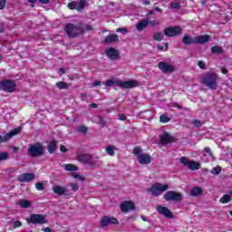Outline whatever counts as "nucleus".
Here are the masks:
<instances>
[{
	"mask_svg": "<svg viewBox=\"0 0 232 232\" xmlns=\"http://www.w3.org/2000/svg\"><path fill=\"white\" fill-rule=\"evenodd\" d=\"M105 86L108 88H111V86H119V88H121L122 90H128L137 88V86H139V82L135 80L123 82L118 79H110L105 82Z\"/></svg>",
	"mask_w": 232,
	"mask_h": 232,
	"instance_id": "f257e3e1",
	"label": "nucleus"
},
{
	"mask_svg": "<svg viewBox=\"0 0 232 232\" xmlns=\"http://www.w3.org/2000/svg\"><path fill=\"white\" fill-rule=\"evenodd\" d=\"M218 75L213 72H208L201 76V84L209 88V90H217L218 88Z\"/></svg>",
	"mask_w": 232,
	"mask_h": 232,
	"instance_id": "f03ea898",
	"label": "nucleus"
},
{
	"mask_svg": "<svg viewBox=\"0 0 232 232\" xmlns=\"http://www.w3.org/2000/svg\"><path fill=\"white\" fill-rule=\"evenodd\" d=\"M169 189V185L162 184V183H155L150 188L147 189L152 197H160L162 195L164 191H168Z\"/></svg>",
	"mask_w": 232,
	"mask_h": 232,
	"instance_id": "7ed1b4c3",
	"label": "nucleus"
},
{
	"mask_svg": "<svg viewBox=\"0 0 232 232\" xmlns=\"http://www.w3.org/2000/svg\"><path fill=\"white\" fill-rule=\"evenodd\" d=\"M133 153L136 155L138 162L142 166L151 164V156L147 153H142V149L136 147L133 150Z\"/></svg>",
	"mask_w": 232,
	"mask_h": 232,
	"instance_id": "20e7f679",
	"label": "nucleus"
},
{
	"mask_svg": "<svg viewBox=\"0 0 232 232\" xmlns=\"http://www.w3.org/2000/svg\"><path fill=\"white\" fill-rule=\"evenodd\" d=\"M27 224H35L43 226V224H48V219L46 216L43 214H31L29 218H26Z\"/></svg>",
	"mask_w": 232,
	"mask_h": 232,
	"instance_id": "39448f33",
	"label": "nucleus"
},
{
	"mask_svg": "<svg viewBox=\"0 0 232 232\" xmlns=\"http://www.w3.org/2000/svg\"><path fill=\"white\" fill-rule=\"evenodd\" d=\"M27 153L29 157H41L44 155V148L41 143L30 145Z\"/></svg>",
	"mask_w": 232,
	"mask_h": 232,
	"instance_id": "423d86ee",
	"label": "nucleus"
},
{
	"mask_svg": "<svg viewBox=\"0 0 232 232\" xmlns=\"http://www.w3.org/2000/svg\"><path fill=\"white\" fill-rule=\"evenodd\" d=\"M16 88L17 84H15V82L12 81L5 80L0 82V90H2V92H6L7 93H14Z\"/></svg>",
	"mask_w": 232,
	"mask_h": 232,
	"instance_id": "0eeeda50",
	"label": "nucleus"
},
{
	"mask_svg": "<svg viewBox=\"0 0 232 232\" xmlns=\"http://www.w3.org/2000/svg\"><path fill=\"white\" fill-rule=\"evenodd\" d=\"M64 30L68 37H77V35H81V34H82V29L75 26L73 24H67Z\"/></svg>",
	"mask_w": 232,
	"mask_h": 232,
	"instance_id": "6e6552de",
	"label": "nucleus"
},
{
	"mask_svg": "<svg viewBox=\"0 0 232 232\" xmlns=\"http://www.w3.org/2000/svg\"><path fill=\"white\" fill-rule=\"evenodd\" d=\"M163 198H165L167 201H171V202H180L182 200V195L180 192H175V191H167Z\"/></svg>",
	"mask_w": 232,
	"mask_h": 232,
	"instance_id": "1a4fd4ad",
	"label": "nucleus"
},
{
	"mask_svg": "<svg viewBox=\"0 0 232 232\" xmlns=\"http://www.w3.org/2000/svg\"><path fill=\"white\" fill-rule=\"evenodd\" d=\"M105 55L110 61H119L121 59V52L115 47H110L105 50Z\"/></svg>",
	"mask_w": 232,
	"mask_h": 232,
	"instance_id": "9d476101",
	"label": "nucleus"
},
{
	"mask_svg": "<svg viewBox=\"0 0 232 232\" xmlns=\"http://www.w3.org/2000/svg\"><path fill=\"white\" fill-rule=\"evenodd\" d=\"M119 225V220L113 217L103 216L100 221V227H107V226Z\"/></svg>",
	"mask_w": 232,
	"mask_h": 232,
	"instance_id": "9b49d317",
	"label": "nucleus"
},
{
	"mask_svg": "<svg viewBox=\"0 0 232 232\" xmlns=\"http://www.w3.org/2000/svg\"><path fill=\"white\" fill-rule=\"evenodd\" d=\"M21 131H23V128L18 127L12 130L9 133H5L3 136H0V144H3V142H6V140H10V139H12V137H15V135H19Z\"/></svg>",
	"mask_w": 232,
	"mask_h": 232,
	"instance_id": "f8f14e48",
	"label": "nucleus"
},
{
	"mask_svg": "<svg viewBox=\"0 0 232 232\" xmlns=\"http://www.w3.org/2000/svg\"><path fill=\"white\" fill-rule=\"evenodd\" d=\"M158 68L162 73H173V72H175V65L167 62H160L158 63Z\"/></svg>",
	"mask_w": 232,
	"mask_h": 232,
	"instance_id": "ddd939ff",
	"label": "nucleus"
},
{
	"mask_svg": "<svg viewBox=\"0 0 232 232\" xmlns=\"http://www.w3.org/2000/svg\"><path fill=\"white\" fill-rule=\"evenodd\" d=\"M180 34H182V28L179 26L168 27L164 30V34L167 35V37H177V35H180Z\"/></svg>",
	"mask_w": 232,
	"mask_h": 232,
	"instance_id": "4468645a",
	"label": "nucleus"
},
{
	"mask_svg": "<svg viewBox=\"0 0 232 232\" xmlns=\"http://www.w3.org/2000/svg\"><path fill=\"white\" fill-rule=\"evenodd\" d=\"M135 209V203L133 201H123L121 204V210L122 213H128V211H133Z\"/></svg>",
	"mask_w": 232,
	"mask_h": 232,
	"instance_id": "2eb2a0df",
	"label": "nucleus"
},
{
	"mask_svg": "<svg viewBox=\"0 0 232 232\" xmlns=\"http://www.w3.org/2000/svg\"><path fill=\"white\" fill-rule=\"evenodd\" d=\"M76 160L78 162H82V164H91L93 166V163H92V155L90 154H79Z\"/></svg>",
	"mask_w": 232,
	"mask_h": 232,
	"instance_id": "dca6fc26",
	"label": "nucleus"
},
{
	"mask_svg": "<svg viewBox=\"0 0 232 232\" xmlns=\"http://www.w3.org/2000/svg\"><path fill=\"white\" fill-rule=\"evenodd\" d=\"M35 179V175L32 173H24L18 176L19 182H32Z\"/></svg>",
	"mask_w": 232,
	"mask_h": 232,
	"instance_id": "f3484780",
	"label": "nucleus"
},
{
	"mask_svg": "<svg viewBox=\"0 0 232 232\" xmlns=\"http://www.w3.org/2000/svg\"><path fill=\"white\" fill-rule=\"evenodd\" d=\"M53 191L56 195H72V192L68 191L66 188L61 186H54L53 187Z\"/></svg>",
	"mask_w": 232,
	"mask_h": 232,
	"instance_id": "a211bd4d",
	"label": "nucleus"
},
{
	"mask_svg": "<svg viewBox=\"0 0 232 232\" xmlns=\"http://www.w3.org/2000/svg\"><path fill=\"white\" fill-rule=\"evenodd\" d=\"M157 211L160 213V215H164V217H167V218H173V214L166 207L159 206L157 208Z\"/></svg>",
	"mask_w": 232,
	"mask_h": 232,
	"instance_id": "6ab92c4d",
	"label": "nucleus"
},
{
	"mask_svg": "<svg viewBox=\"0 0 232 232\" xmlns=\"http://www.w3.org/2000/svg\"><path fill=\"white\" fill-rule=\"evenodd\" d=\"M160 142L163 145L169 144V142H173V137H171V135H169V133L165 132L160 136Z\"/></svg>",
	"mask_w": 232,
	"mask_h": 232,
	"instance_id": "aec40b11",
	"label": "nucleus"
},
{
	"mask_svg": "<svg viewBox=\"0 0 232 232\" xmlns=\"http://www.w3.org/2000/svg\"><path fill=\"white\" fill-rule=\"evenodd\" d=\"M119 42V35L112 34H109L107 37H105L103 43L104 44H111L112 43H118Z\"/></svg>",
	"mask_w": 232,
	"mask_h": 232,
	"instance_id": "412c9836",
	"label": "nucleus"
},
{
	"mask_svg": "<svg viewBox=\"0 0 232 232\" xmlns=\"http://www.w3.org/2000/svg\"><path fill=\"white\" fill-rule=\"evenodd\" d=\"M210 36L208 34L201 35V36H197L195 38L196 43H198L199 44H205V43H208Z\"/></svg>",
	"mask_w": 232,
	"mask_h": 232,
	"instance_id": "4be33fe9",
	"label": "nucleus"
},
{
	"mask_svg": "<svg viewBox=\"0 0 232 232\" xmlns=\"http://www.w3.org/2000/svg\"><path fill=\"white\" fill-rule=\"evenodd\" d=\"M204 191L202 190V188L200 187H193L190 189V195L191 197H198L199 195H202Z\"/></svg>",
	"mask_w": 232,
	"mask_h": 232,
	"instance_id": "5701e85b",
	"label": "nucleus"
},
{
	"mask_svg": "<svg viewBox=\"0 0 232 232\" xmlns=\"http://www.w3.org/2000/svg\"><path fill=\"white\" fill-rule=\"evenodd\" d=\"M17 204L18 206H20V208H23L24 209H28V208H31L32 206V201L27 199H20Z\"/></svg>",
	"mask_w": 232,
	"mask_h": 232,
	"instance_id": "b1692460",
	"label": "nucleus"
},
{
	"mask_svg": "<svg viewBox=\"0 0 232 232\" xmlns=\"http://www.w3.org/2000/svg\"><path fill=\"white\" fill-rule=\"evenodd\" d=\"M147 26H148V18L141 20V21L136 25V30H138V32H142V30H144V28H146Z\"/></svg>",
	"mask_w": 232,
	"mask_h": 232,
	"instance_id": "393cba45",
	"label": "nucleus"
},
{
	"mask_svg": "<svg viewBox=\"0 0 232 232\" xmlns=\"http://www.w3.org/2000/svg\"><path fill=\"white\" fill-rule=\"evenodd\" d=\"M188 169H191V171H197V169H200V162L198 161H189L188 163Z\"/></svg>",
	"mask_w": 232,
	"mask_h": 232,
	"instance_id": "a878e982",
	"label": "nucleus"
},
{
	"mask_svg": "<svg viewBox=\"0 0 232 232\" xmlns=\"http://www.w3.org/2000/svg\"><path fill=\"white\" fill-rule=\"evenodd\" d=\"M49 153H55L57 150V141L52 140L47 147Z\"/></svg>",
	"mask_w": 232,
	"mask_h": 232,
	"instance_id": "bb28decb",
	"label": "nucleus"
},
{
	"mask_svg": "<svg viewBox=\"0 0 232 232\" xmlns=\"http://www.w3.org/2000/svg\"><path fill=\"white\" fill-rule=\"evenodd\" d=\"M230 200H232V192H229L228 194H225L219 199V202H221V204H227V202H230Z\"/></svg>",
	"mask_w": 232,
	"mask_h": 232,
	"instance_id": "cd10ccee",
	"label": "nucleus"
},
{
	"mask_svg": "<svg viewBox=\"0 0 232 232\" xmlns=\"http://www.w3.org/2000/svg\"><path fill=\"white\" fill-rule=\"evenodd\" d=\"M65 171H79V167L74 164H65L63 165Z\"/></svg>",
	"mask_w": 232,
	"mask_h": 232,
	"instance_id": "c85d7f7f",
	"label": "nucleus"
},
{
	"mask_svg": "<svg viewBox=\"0 0 232 232\" xmlns=\"http://www.w3.org/2000/svg\"><path fill=\"white\" fill-rule=\"evenodd\" d=\"M193 43H196V40H193L191 36L189 35L183 36V44H185L186 45L193 44Z\"/></svg>",
	"mask_w": 232,
	"mask_h": 232,
	"instance_id": "c756f323",
	"label": "nucleus"
},
{
	"mask_svg": "<svg viewBox=\"0 0 232 232\" xmlns=\"http://www.w3.org/2000/svg\"><path fill=\"white\" fill-rule=\"evenodd\" d=\"M84 6H86V0H80L79 3L76 4L78 12H82V10H84Z\"/></svg>",
	"mask_w": 232,
	"mask_h": 232,
	"instance_id": "7c9ffc66",
	"label": "nucleus"
},
{
	"mask_svg": "<svg viewBox=\"0 0 232 232\" xmlns=\"http://www.w3.org/2000/svg\"><path fill=\"white\" fill-rule=\"evenodd\" d=\"M72 177L76 179V180H79L80 182H84L86 180V178L82 174L73 173Z\"/></svg>",
	"mask_w": 232,
	"mask_h": 232,
	"instance_id": "2f4dec72",
	"label": "nucleus"
},
{
	"mask_svg": "<svg viewBox=\"0 0 232 232\" xmlns=\"http://www.w3.org/2000/svg\"><path fill=\"white\" fill-rule=\"evenodd\" d=\"M154 41H162L164 39V34L157 32L153 35Z\"/></svg>",
	"mask_w": 232,
	"mask_h": 232,
	"instance_id": "473e14b6",
	"label": "nucleus"
},
{
	"mask_svg": "<svg viewBox=\"0 0 232 232\" xmlns=\"http://www.w3.org/2000/svg\"><path fill=\"white\" fill-rule=\"evenodd\" d=\"M105 151L110 155V157H113V155H115V147L109 146L105 149Z\"/></svg>",
	"mask_w": 232,
	"mask_h": 232,
	"instance_id": "72a5a7b5",
	"label": "nucleus"
},
{
	"mask_svg": "<svg viewBox=\"0 0 232 232\" xmlns=\"http://www.w3.org/2000/svg\"><path fill=\"white\" fill-rule=\"evenodd\" d=\"M56 86L59 90H68V84L64 82H59L56 83Z\"/></svg>",
	"mask_w": 232,
	"mask_h": 232,
	"instance_id": "f704fd0d",
	"label": "nucleus"
},
{
	"mask_svg": "<svg viewBox=\"0 0 232 232\" xmlns=\"http://www.w3.org/2000/svg\"><path fill=\"white\" fill-rule=\"evenodd\" d=\"M220 171H222V168L215 167L210 170V173H212V175H220Z\"/></svg>",
	"mask_w": 232,
	"mask_h": 232,
	"instance_id": "c9c22d12",
	"label": "nucleus"
},
{
	"mask_svg": "<svg viewBox=\"0 0 232 232\" xmlns=\"http://www.w3.org/2000/svg\"><path fill=\"white\" fill-rule=\"evenodd\" d=\"M69 188H71L72 191H79V184L77 183H69Z\"/></svg>",
	"mask_w": 232,
	"mask_h": 232,
	"instance_id": "e433bc0d",
	"label": "nucleus"
},
{
	"mask_svg": "<svg viewBox=\"0 0 232 232\" xmlns=\"http://www.w3.org/2000/svg\"><path fill=\"white\" fill-rule=\"evenodd\" d=\"M77 131L85 135V133H88V128L86 126H80L77 128Z\"/></svg>",
	"mask_w": 232,
	"mask_h": 232,
	"instance_id": "4c0bfd02",
	"label": "nucleus"
},
{
	"mask_svg": "<svg viewBox=\"0 0 232 232\" xmlns=\"http://www.w3.org/2000/svg\"><path fill=\"white\" fill-rule=\"evenodd\" d=\"M179 162H181V164H183V166H189V160H188V158H186V157H182V158H180V160H179Z\"/></svg>",
	"mask_w": 232,
	"mask_h": 232,
	"instance_id": "58836bf2",
	"label": "nucleus"
},
{
	"mask_svg": "<svg viewBox=\"0 0 232 232\" xmlns=\"http://www.w3.org/2000/svg\"><path fill=\"white\" fill-rule=\"evenodd\" d=\"M148 24H150L151 26H159V24H160V22L159 20L148 19Z\"/></svg>",
	"mask_w": 232,
	"mask_h": 232,
	"instance_id": "ea45409f",
	"label": "nucleus"
},
{
	"mask_svg": "<svg viewBox=\"0 0 232 232\" xmlns=\"http://www.w3.org/2000/svg\"><path fill=\"white\" fill-rule=\"evenodd\" d=\"M169 44L168 43H164L162 45H158V50L162 52L164 50L165 52H168Z\"/></svg>",
	"mask_w": 232,
	"mask_h": 232,
	"instance_id": "a19ab883",
	"label": "nucleus"
},
{
	"mask_svg": "<svg viewBox=\"0 0 232 232\" xmlns=\"http://www.w3.org/2000/svg\"><path fill=\"white\" fill-rule=\"evenodd\" d=\"M211 52L212 53H221L222 48H220L219 46H213L211 48Z\"/></svg>",
	"mask_w": 232,
	"mask_h": 232,
	"instance_id": "79ce46f5",
	"label": "nucleus"
},
{
	"mask_svg": "<svg viewBox=\"0 0 232 232\" xmlns=\"http://www.w3.org/2000/svg\"><path fill=\"white\" fill-rule=\"evenodd\" d=\"M192 124H193L194 128H202V122L198 120H194L192 121Z\"/></svg>",
	"mask_w": 232,
	"mask_h": 232,
	"instance_id": "37998d69",
	"label": "nucleus"
},
{
	"mask_svg": "<svg viewBox=\"0 0 232 232\" xmlns=\"http://www.w3.org/2000/svg\"><path fill=\"white\" fill-rule=\"evenodd\" d=\"M8 159L7 152H0V162Z\"/></svg>",
	"mask_w": 232,
	"mask_h": 232,
	"instance_id": "c03bdc74",
	"label": "nucleus"
},
{
	"mask_svg": "<svg viewBox=\"0 0 232 232\" xmlns=\"http://www.w3.org/2000/svg\"><path fill=\"white\" fill-rule=\"evenodd\" d=\"M35 188L38 191H43V189H44V185L41 182H37Z\"/></svg>",
	"mask_w": 232,
	"mask_h": 232,
	"instance_id": "a18cd8bd",
	"label": "nucleus"
},
{
	"mask_svg": "<svg viewBox=\"0 0 232 232\" xmlns=\"http://www.w3.org/2000/svg\"><path fill=\"white\" fill-rule=\"evenodd\" d=\"M160 122H169V118L166 115H161L160 118Z\"/></svg>",
	"mask_w": 232,
	"mask_h": 232,
	"instance_id": "49530a36",
	"label": "nucleus"
},
{
	"mask_svg": "<svg viewBox=\"0 0 232 232\" xmlns=\"http://www.w3.org/2000/svg\"><path fill=\"white\" fill-rule=\"evenodd\" d=\"M68 8H69V10H75V8L77 10V4H75V3H69L68 4Z\"/></svg>",
	"mask_w": 232,
	"mask_h": 232,
	"instance_id": "de8ad7c7",
	"label": "nucleus"
},
{
	"mask_svg": "<svg viewBox=\"0 0 232 232\" xmlns=\"http://www.w3.org/2000/svg\"><path fill=\"white\" fill-rule=\"evenodd\" d=\"M116 32H117L118 34H128V29H126V28H118V29L116 30Z\"/></svg>",
	"mask_w": 232,
	"mask_h": 232,
	"instance_id": "09e8293b",
	"label": "nucleus"
},
{
	"mask_svg": "<svg viewBox=\"0 0 232 232\" xmlns=\"http://www.w3.org/2000/svg\"><path fill=\"white\" fill-rule=\"evenodd\" d=\"M171 8H174L175 10H179L180 8V4L179 3H170Z\"/></svg>",
	"mask_w": 232,
	"mask_h": 232,
	"instance_id": "8fccbe9b",
	"label": "nucleus"
},
{
	"mask_svg": "<svg viewBox=\"0 0 232 232\" xmlns=\"http://www.w3.org/2000/svg\"><path fill=\"white\" fill-rule=\"evenodd\" d=\"M198 66H199V68H201V70H206V63L202 61H198Z\"/></svg>",
	"mask_w": 232,
	"mask_h": 232,
	"instance_id": "3c124183",
	"label": "nucleus"
},
{
	"mask_svg": "<svg viewBox=\"0 0 232 232\" xmlns=\"http://www.w3.org/2000/svg\"><path fill=\"white\" fill-rule=\"evenodd\" d=\"M5 6H6V0H0V10H5Z\"/></svg>",
	"mask_w": 232,
	"mask_h": 232,
	"instance_id": "603ef678",
	"label": "nucleus"
},
{
	"mask_svg": "<svg viewBox=\"0 0 232 232\" xmlns=\"http://www.w3.org/2000/svg\"><path fill=\"white\" fill-rule=\"evenodd\" d=\"M92 164H89L91 168H99V163L92 159Z\"/></svg>",
	"mask_w": 232,
	"mask_h": 232,
	"instance_id": "864d4df0",
	"label": "nucleus"
},
{
	"mask_svg": "<svg viewBox=\"0 0 232 232\" xmlns=\"http://www.w3.org/2000/svg\"><path fill=\"white\" fill-rule=\"evenodd\" d=\"M60 151H62V153H66L68 152V148H66L64 145H61Z\"/></svg>",
	"mask_w": 232,
	"mask_h": 232,
	"instance_id": "5fc2aeb1",
	"label": "nucleus"
},
{
	"mask_svg": "<svg viewBox=\"0 0 232 232\" xmlns=\"http://www.w3.org/2000/svg\"><path fill=\"white\" fill-rule=\"evenodd\" d=\"M21 226H23V223H21V221H14V228L21 227Z\"/></svg>",
	"mask_w": 232,
	"mask_h": 232,
	"instance_id": "6e6d98bb",
	"label": "nucleus"
},
{
	"mask_svg": "<svg viewBox=\"0 0 232 232\" xmlns=\"http://www.w3.org/2000/svg\"><path fill=\"white\" fill-rule=\"evenodd\" d=\"M205 153H208V155H210V157L213 156V154H211V149H209V147H207L204 149Z\"/></svg>",
	"mask_w": 232,
	"mask_h": 232,
	"instance_id": "4d7b16f0",
	"label": "nucleus"
},
{
	"mask_svg": "<svg viewBox=\"0 0 232 232\" xmlns=\"http://www.w3.org/2000/svg\"><path fill=\"white\" fill-rule=\"evenodd\" d=\"M58 73L59 75H64V73H66V69L60 68Z\"/></svg>",
	"mask_w": 232,
	"mask_h": 232,
	"instance_id": "13d9d810",
	"label": "nucleus"
},
{
	"mask_svg": "<svg viewBox=\"0 0 232 232\" xmlns=\"http://www.w3.org/2000/svg\"><path fill=\"white\" fill-rule=\"evenodd\" d=\"M221 72L223 73V75H227V69L222 67V68H221Z\"/></svg>",
	"mask_w": 232,
	"mask_h": 232,
	"instance_id": "bf43d9fd",
	"label": "nucleus"
},
{
	"mask_svg": "<svg viewBox=\"0 0 232 232\" xmlns=\"http://www.w3.org/2000/svg\"><path fill=\"white\" fill-rule=\"evenodd\" d=\"M92 86H101V82L100 81H95L93 83H92Z\"/></svg>",
	"mask_w": 232,
	"mask_h": 232,
	"instance_id": "052dcab7",
	"label": "nucleus"
},
{
	"mask_svg": "<svg viewBox=\"0 0 232 232\" xmlns=\"http://www.w3.org/2000/svg\"><path fill=\"white\" fill-rule=\"evenodd\" d=\"M120 121H126V115L120 114Z\"/></svg>",
	"mask_w": 232,
	"mask_h": 232,
	"instance_id": "680f3d73",
	"label": "nucleus"
},
{
	"mask_svg": "<svg viewBox=\"0 0 232 232\" xmlns=\"http://www.w3.org/2000/svg\"><path fill=\"white\" fill-rule=\"evenodd\" d=\"M40 3H43V5H48L50 3V0H39Z\"/></svg>",
	"mask_w": 232,
	"mask_h": 232,
	"instance_id": "e2e57ef3",
	"label": "nucleus"
},
{
	"mask_svg": "<svg viewBox=\"0 0 232 232\" xmlns=\"http://www.w3.org/2000/svg\"><path fill=\"white\" fill-rule=\"evenodd\" d=\"M44 232H52V228L50 227H44Z\"/></svg>",
	"mask_w": 232,
	"mask_h": 232,
	"instance_id": "0e129e2a",
	"label": "nucleus"
},
{
	"mask_svg": "<svg viewBox=\"0 0 232 232\" xmlns=\"http://www.w3.org/2000/svg\"><path fill=\"white\" fill-rule=\"evenodd\" d=\"M141 220H143V222H148V219L144 216H141Z\"/></svg>",
	"mask_w": 232,
	"mask_h": 232,
	"instance_id": "69168bd1",
	"label": "nucleus"
},
{
	"mask_svg": "<svg viewBox=\"0 0 232 232\" xmlns=\"http://www.w3.org/2000/svg\"><path fill=\"white\" fill-rule=\"evenodd\" d=\"M90 107H91V108H97V104H96V103H92V104L90 105Z\"/></svg>",
	"mask_w": 232,
	"mask_h": 232,
	"instance_id": "338daca9",
	"label": "nucleus"
},
{
	"mask_svg": "<svg viewBox=\"0 0 232 232\" xmlns=\"http://www.w3.org/2000/svg\"><path fill=\"white\" fill-rule=\"evenodd\" d=\"M129 218H131L132 220H135L137 218V216H130Z\"/></svg>",
	"mask_w": 232,
	"mask_h": 232,
	"instance_id": "774afa93",
	"label": "nucleus"
}]
</instances>
